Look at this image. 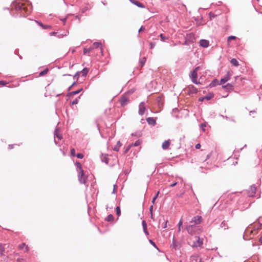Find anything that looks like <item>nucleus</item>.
Listing matches in <instances>:
<instances>
[{
	"label": "nucleus",
	"mask_w": 262,
	"mask_h": 262,
	"mask_svg": "<svg viewBox=\"0 0 262 262\" xmlns=\"http://www.w3.org/2000/svg\"><path fill=\"white\" fill-rule=\"evenodd\" d=\"M152 208H153V206H150V212H151Z\"/></svg>",
	"instance_id": "nucleus-63"
},
{
	"label": "nucleus",
	"mask_w": 262,
	"mask_h": 262,
	"mask_svg": "<svg viewBox=\"0 0 262 262\" xmlns=\"http://www.w3.org/2000/svg\"><path fill=\"white\" fill-rule=\"evenodd\" d=\"M191 92L193 93H196L198 92L197 89L194 88V86H192L190 90Z\"/></svg>",
	"instance_id": "nucleus-36"
},
{
	"label": "nucleus",
	"mask_w": 262,
	"mask_h": 262,
	"mask_svg": "<svg viewBox=\"0 0 262 262\" xmlns=\"http://www.w3.org/2000/svg\"><path fill=\"white\" fill-rule=\"evenodd\" d=\"M68 33H69V32L68 31V32H67L66 34H60V35H58V37L61 38V37H63V36H67V34H68Z\"/></svg>",
	"instance_id": "nucleus-46"
},
{
	"label": "nucleus",
	"mask_w": 262,
	"mask_h": 262,
	"mask_svg": "<svg viewBox=\"0 0 262 262\" xmlns=\"http://www.w3.org/2000/svg\"><path fill=\"white\" fill-rule=\"evenodd\" d=\"M93 50V48H90L89 49H86V48H84V50H83V54H86L88 53H90L92 50Z\"/></svg>",
	"instance_id": "nucleus-22"
},
{
	"label": "nucleus",
	"mask_w": 262,
	"mask_h": 262,
	"mask_svg": "<svg viewBox=\"0 0 262 262\" xmlns=\"http://www.w3.org/2000/svg\"><path fill=\"white\" fill-rule=\"evenodd\" d=\"M117 188V186L116 185H114V189H113V193H116Z\"/></svg>",
	"instance_id": "nucleus-47"
},
{
	"label": "nucleus",
	"mask_w": 262,
	"mask_h": 262,
	"mask_svg": "<svg viewBox=\"0 0 262 262\" xmlns=\"http://www.w3.org/2000/svg\"><path fill=\"white\" fill-rule=\"evenodd\" d=\"M106 220L108 222L112 221L114 220V216L113 215L110 214L107 216Z\"/></svg>",
	"instance_id": "nucleus-26"
},
{
	"label": "nucleus",
	"mask_w": 262,
	"mask_h": 262,
	"mask_svg": "<svg viewBox=\"0 0 262 262\" xmlns=\"http://www.w3.org/2000/svg\"><path fill=\"white\" fill-rule=\"evenodd\" d=\"M89 72V69L86 68H84L81 72L83 76H85Z\"/></svg>",
	"instance_id": "nucleus-24"
},
{
	"label": "nucleus",
	"mask_w": 262,
	"mask_h": 262,
	"mask_svg": "<svg viewBox=\"0 0 262 262\" xmlns=\"http://www.w3.org/2000/svg\"><path fill=\"white\" fill-rule=\"evenodd\" d=\"M78 102V98H76L75 99V100H74L73 101V102H72V104L73 105V104H77Z\"/></svg>",
	"instance_id": "nucleus-43"
},
{
	"label": "nucleus",
	"mask_w": 262,
	"mask_h": 262,
	"mask_svg": "<svg viewBox=\"0 0 262 262\" xmlns=\"http://www.w3.org/2000/svg\"><path fill=\"white\" fill-rule=\"evenodd\" d=\"M259 241L262 243V236L259 238Z\"/></svg>",
	"instance_id": "nucleus-64"
},
{
	"label": "nucleus",
	"mask_w": 262,
	"mask_h": 262,
	"mask_svg": "<svg viewBox=\"0 0 262 262\" xmlns=\"http://www.w3.org/2000/svg\"><path fill=\"white\" fill-rule=\"evenodd\" d=\"M177 182H174V183L171 184L170 186V187H174V186H175L177 185Z\"/></svg>",
	"instance_id": "nucleus-57"
},
{
	"label": "nucleus",
	"mask_w": 262,
	"mask_h": 262,
	"mask_svg": "<svg viewBox=\"0 0 262 262\" xmlns=\"http://www.w3.org/2000/svg\"><path fill=\"white\" fill-rule=\"evenodd\" d=\"M231 63L234 65V66L235 67H237L238 66L239 64H238V62L237 61V60L235 59V58H233L230 61Z\"/></svg>",
	"instance_id": "nucleus-21"
},
{
	"label": "nucleus",
	"mask_w": 262,
	"mask_h": 262,
	"mask_svg": "<svg viewBox=\"0 0 262 262\" xmlns=\"http://www.w3.org/2000/svg\"><path fill=\"white\" fill-rule=\"evenodd\" d=\"M185 229L187 232L191 235L199 234L201 231V229L194 225H186Z\"/></svg>",
	"instance_id": "nucleus-2"
},
{
	"label": "nucleus",
	"mask_w": 262,
	"mask_h": 262,
	"mask_svg": "<svg viewBox=\"0 0 262 262\" xmlns=\"http://www.w3.org/2000/svg\"><path fill=\"white\" fill-rule=\"evenodd\" d=\"M146 106L144 102H141L139 105V114L142 116L144 114Z\"/></svg>",
	"instance_id": "nucleus-6"
},
{
	"label": "nucleus",
	"mask_w": 262,
	"mask_h": 262,
	"mask_svg": "<svg viewBox=\"0 0 262 262\" xmlns=\"http://www.w3.org/2000/svg\"><path fill=\"white\" fill-rule=\"evenodd\" d=\"M142 226H143V230H144V233L146 235H149V233H148V232L147 231V225H146V223L145 221L143 220L142 221Z\"/></svg>",
	"instance_id": "nucleus-14"
},
{
	"label": "nucleus",
	"mask_w": 262,
	"mask_h": 262,
	"mask_svg": "<svg viewBox=\"0 0 262 262\" xmlns=\"http://www.w3.org/2000/svg\"><path fill=\"white\" fill-rule=\"evenodd\" d=\"M155 45H156V43L155 42H150V48L153 49L155 47Z\"/></svg>",
	"instance_id": "nucleus-42"
},
{
	"label": "nucleus",
	"mask_w": 262,
	"mask_h": 262,
	"mask_svg": "<svg viewBox=\"0 0 262 262\" xmlns=\"http://www.w3.org/2000/svg\"><path fill=\"white\" fill-rule=\"evenodd\" d=\"M149 241L150 243L152 245H153L154 247H156V245L155 243H154L152 240L149 239Z\"/></svg>",
	"instance_id": "nucleus-50"
},
{
	"label": "nucleus",
	"mask_w": 262,
	"mask_h": 262,
	"mask_svg": "<svg viewBox=\"0 0 262 262\" xmlns=\"http://www.w3.org/2000/svg\"><path fill=\"white\" fill-rule=\"evenodd\" d=\"M230 74L229 72H228L225 76L221 78L219 84H223L230 79Z\"/></svg>",
	"instance_id": "nucleus-9"
},
{
	"label": "nucleus",
	"mask_w": 262,
	"mask_h": 262,
	"mask_svg": "<svg viewBox=\"0 0 262 262\" xmlns=\"http://www.w3.org/2000/svg\"><path fill=\"white\" fill-rule=\"evenodd\" d=\"M233 86V85L228 83H227L226 85H224L223 87L224 88V89H230Z\"/></svg>",
	"instance_id": "nucleus-30"
},
{
	"label": "nucleus",
	"mask_w": 262,
	"mask_h": 262,
	"mask_svg": "<svg viewBox=\"0 0 262 262\" xmlns=\"http://www.w3.org/2000/svg\"><path fill=\"white\" fill-rule=\"evenodd\" d=\"M194 238V240L193 241L191 246L195 248L201 247L203 244V239H201L199 236H195Z\"/></svg>",
	"instance_id": "nucleus-4"
},
{
	"label": "nucleus",
	"mask_w": 262,
	"mask_h": 262,
	"mask_svg": "<svg viewBox=\"0 0 262 262\" xmlns=\"http://www.w3.org/2000/svg\"><path fill=\"white\" fill-rule=\"evenodd\" d=\"M220 227L222 228H223L224 230L228 229V227L227 224L225 222V221H223L220 225Z\"/></svg>",
	"instance_id": "nucleus-19"
},
{
	"label": "nucleus",
	"mask_w": 262,
	"mask_h": 262,
	"mask_svg": "<svg viewBox=\"0 0 262 262\" xmlns=\"http://www.w3.org/2000/svg\"><path fill=\"white\" fill-rule=\"evenodd\" d=\"M236 38V37L234 36H230L228 37V41L229 42L231 40L235 39Z\"/></svg>",
	"instance_id": "nucleus-37"
},
{
	"label": "nucleus",
	"mask_w": 262,
	"mask_h": 262,
	"mask_svg": "<svg viewBox=\"0 0 262 262\" xmlns=\"http://www.w3.org/2000/svg\"><path fill=\"white\" fill-rule=\"evenodd\" d=\"M256 187L254 185H252L250 187V190L248 191V195L249 196H253L255 193Z\"/></svg>",
	"instance_id": "nucleus-10"
},
{
	"label": "nucleus",
	"mask_w": 262,
	"mask_h": 262,
	"mask_svg": "<svg viewBox=\"0 0 262 262\" xmlns=\"http://www.w3.org/2000/svg\"><path fill=\"white\" fill-rule=\"evenodd\" d=\"M146 61V58H143L140 61V63L141 64L142 66H143V64H144L145 62Z\"/></svg>",
	"instance_id": "nucleus-44"
},
{
	"label": "nucleus",
	"mask_w": 262,
	"mask_h": 262,
	"mask_svg": "<svg viewBox=\"0 0 262 262\" xmlns=\"http://www.w3.org/2000/svg\"><path fill=\"white\" fill-rule=\"evenodd\" d=\"M76 165L77 168L79 169V171L83 170L81 165L79 162H76Z\"/></svg>",
	"instance_id": "nucleus-35"
},
{
	"label": "nucleus",
	"mask_w": 262,
	"mask_h": 262,
	"mask_svg": "<svg viewBox=\"0 0 262 262\" xmlns=\"http://www.w3.org/2000/svg\"><path fill=\"white\" fill-rule=\"evenodd\" d=\"M201 127L202 128L203 130H205V127H206V125L205 124H201Z\"/></svg>",
	"instance_id": "nucleus-54"
},
{
	"label": "nucleus",
	"mask_w": 262,
	"mask_h": 262,
	"mask_svg": "<svg viewBox=\"0 0 262 262\" xmlns=\"http://www.w3.org/2000/svg\"><path fill=\"white\" fill-rule=\"evenodd\" d=\"M201 147V144L198 143L197 144H196L195 145V148L196 149H199Z\"/></svg>",
	"instance_id": "nucleus-53"
},
{
	"label": "nucleus",
	"mask_w": 262,
	"mask_h": 262,
	"mask_svg": "<svg viewBox=\"0 0 262 262\" xmlns=\"http://www.w3.org/2000/svg\"><path fill=\"white\" fill-rule=\"evenodd\" d=\"M167 221H166L165 222V225H164V226L163 227V228H166L167 227Z\"/></svg>",
	"instance_id": "nucleus-59"
},
{
	"label": "nucleus",
	"mask_w": 262,
	"mask_h": 262,
	"mask_svg": "<svg viewBox=\"0 0 262 262\" xmlns=\"http://www.w3.org/2000/svg\"><path fill=\"white\" fill-rule=\"evenodd\" d=\"M201 69V67L200 66H198L196 67L190 73V77L191 78V81L193 83L198 84L200 83V82H198L197 81V77H198V74L197 72L199 70Z\"/></svg>",
	"instance_id": "nucleus-3"
},
{
	"label": "nucleus",
	"mask_w": 262,
	"mask_h": 262,
	"mask_svg": "<svg viewBox=\"0 0 262 262\" xmlns=\"http://www.w3.org/2000/svg\"><path fill=\"white\" fill-rule=\"evenodd\" d=\"M129 102V99L125 96H123L120 99V103L122 106H124Z\"/></svg>",
	"instance_id": "nucleus-12"
},
{
	"label": "nucleus",
	"mask_w": 262,
	"mask_h": 262,
	"mask_svg": "<svg viewBox=\"0 0 262 262\" xmlns=\"http://www.w3.org/2000/svg\"><path fill=\"white\" fill-rule=\"evenodd\" d=\"M78 180L81 184H85L86 181V178L84 175L83 170H80L78 175Z\"/></svg>",
	"instance_id": "nucleus-5"
},
{
	"label": "nucleus",
	"mask_w": 262,
	"mask_h": 262,
	"mask_svg": "<svg viewBox=\"0 0 262 262\" xmlns=\"http://www.w3.org/2000/svg\"><path fill=\"white\" fill-rule=\"evenodd\" d=\"M204 99H205V97L199 98V101H203Z\"/></svg>",
	"instance_id": "nucleus-60"
},
{
	"label": "nucleus",
	"mask_w": 262,
	"mask_h": 262,
	"mask_svg": "<svg viewBox=\"0 0 262 262\" xmlns=\"http://www.w3.org/2000/svg\"><path fill=\"white\" fill-rule=\"evenodd\" d=\"M93 47L92 48H93V49L94 48H100L101 52H102V45H101V43L100 42H94L93 43Z\"/></svg>",
	"instance_id": "nucleus-17"
},
{
	"label": "nucleus",
	"mask_w": 262,
	"mask_h": 262,
	"mask_svg": "<svg viewBox=\"0 0 262 262\" xmlns=\"http://www.w3.org/2000/svg\"><path fill=\"white\" fill-rule=\"evenodd\" d=\"M141 144V141L139 140H137L134 143L132 144V146H138Z\"/></svg>",
	"instance_id": "nucleus-31"
},
{
	"label": "nucleus",
	"mask_w": 262,
	"mask_h": 262,
	"mask_svg": "<svg viewBox=\"0 0 262 262\" xmlns=\"http://www.w3.org/2000/svg\"><path fill=\"white\" fill-rule=\"evenodd\" d=\"M144 30H145V27L144 26H141V28L139 30V32L140 33V32H141Z\"/></svg>",
	"instance_id": "nucleus-49"
},
{
	"label": "nucleus",
	"mask_w": 262,
	"mask_h": 262,
	"mask_svg": "<svg viewBox=\"0 0 262 262\" xmlns=\"http://www.w3.org/2000/svg\"><path fill=\"white\" fill-rule=\"evenodd\" d=\"M76 157H77L78 158L82 159V158L83 157V155L82 154H78L76 155Z\"/></svg>",
	"instance_id": "nucleus-45"
},
{
	"label": "nucleus",
	"mask_w": 262,
	"mask_h": 262,
	"mask_svg": "<svg viewBox=\"0 0 262 262\" xmlns=\"http://www.w3.org/2000/svg\"><path fill=\"white\" fill-rule=\"evenodd\" d=\"M132 145H131V144H130V145H129L128 146V147L127 148V149H126V151H127L128 150H129V148H130V147H132Z\"/></svg>",
	"instance_id": "nucleus-61"
},
{
	"label": "nucleus",
	"mask_w": 262,
	"mask_h": 262,
	"mask_svg": "<svg viewBox=\"0 0 262 262\" xmlns=\"http://www.w3.org/2000/svg\"><path fill=\"white\" fill-rule=\"evenodd\" d=\"M213 97V94L212 93H209L208 95L205 97V99L206 100H210L211 98Z\"/></svg>",
	"instance_id": "nucleus-25"
},
{
	"label": "nucleus",
	"mask_w": 262,
	"mask_h": 262,
	"mask_svg": "<svg viewBox=\"0 0 262 262\" xmlns=\"http://www.w3.org/2000/svg\"><path fill=\"white\" fill-rule=\"evenodd\" d=\"M48 72V69H46L44 70H43L42 71H41V72H40L39 75L40 76H43L44 75L46 74Z\"/></svg>",
	"instance_id": "nucleus-28"
},
{
	"label": "nucleus",
	"mask_w": 262,
	"mask_h": 262,
	"mask_svg": "<svg viewBox=\"0 0 262 262\" xmlns=\"http://www.w3.org/2000/svg\"><path fill=\"white\" fill-rule=\"evenodd\" d=\"M159 192L158 191L157 193V194L156 195V196H155L153 199H152V203H154L155 200H156V199L157 198L158 195H159Z\"/></svg>",
	"instance_id": "nucleus-39"
},
{
	"label": "nucleus",
	"mask_w": 262,
	"mask_h": 262,
	"mask_svg": "<svg viewBox=\"0 0 262 262\" xmlns=\"http://www.w3.org/2000/svg\"><path fill=\"white\" fill-rule=\"evenodd\" d=\"M146 121L149 125H155L156 123V120L152 117L147 118Z\"/></svg>",
	"instance_id": "nucleus-16"
},
{
	"label": "nucleus",
	"mask_w": 262,
	"mask_h": 262,
	"mask_svg": "<svg viewBox=\"0 0 262 262\" xmlns=\"http://www.w3.org/2000/svg\"><path fill=\"white\" fill-rule=\"evenodd\" d=\"M200 45L203 48H207L209 45V42L206 39H201L200 41Z\"/></svg>",
	"instance_id": "nucleus-11"
},
{
	"label": "nucleus",
	"mask_w": 262,
	"mask_h": 262,
	"mask_svg": "<svg viewBox=\"0 0 262 262\" xmlns=\"http://www.w3.org/2000/svg\"><path fill=\"white\" fill-rule=\"evenodd\" d=\"M4 252V247L2 245H0V255H3Z\"/></svg>",
	"instance_id": "nucleus-38"
},
{
	"label": "nucleus",
	"mask_w": 262,
	"mask_h": 262,
	"mask_svg": "<svg viewBox=\"0 0 262 262\" xmlns=\"http://www.w3.org/2000/svg\"><path fill=\"white\" fill-rule=\"evenodd\" d=\"M71 154L72 156H75V150L74 148H72L71 149Z\"/></svg>",
	"instance_id": "nucleus-40"
},
{
	"label": "nucleus",
	"mask_w": 262,
	"mask_h": 262,
	"mask_svg": "<svg viewBox=\"0 0 262 262\" xmlns=\"http://www.w3.org/2000/svg\"><path fill=\"white\" fill-rule=\"evenodd\" d=\"M121 144L120 141H118L117 143V145L114 147L113 150L116 151H118L119 150L120 147L121 146Z\"/></svg>",
	"instance_id": "nucleus-20"
},
{
	"label": "nucleus",
	"mask_w": 262,
	"mask_h": 262,
	"mask_svg": "<svg viewBox=\"0 0 262 262\" xmlns=\"http://www.w3.org/2000/svg\"><path fill=\"white\" fill-rule=\"evenodd\" d=\"M56 34H57V32H51V33H50V35L51 36H54V35H56Z\"/></svg>",
	"instance_id": "nucleus-52"
},
{
	"label": "nucleus",
	"mask_w": 262,
	"mask_h": 262,
	"mask_svg": "<svg viewBox=\"0 0 262 262\" xmlns=\"http://www.w3.org/2000/svg\"><path fill=\"white\" fill-rule=\"evenodd\" d=\"M17 262H25V260L23 258H18L17 260Z\"/></svg>",
	"instance_id": "nucleus-51"
},
{
	"label": "nucleus",
	"mask_w": 262,
	"mask_h": 262,
	"mask_svg": "<svg viewBox=\"0 0 262 262\" xmlns=\"http://www.w3.org/2000/svg\"><path fill=\"white\" fill-rule=\"evenodd\" d=\"M101 159L103 162H104L106 164H108L110 166H113L114 164H109V158H108V155L106 154H102L101 156Z\"/></svg>",
	"instance_id": "nucleus-8"
},
{
	"label": "nucleus",
	"mask_w": 262,
	"mask_h": 262,
	"mask_svg": "<svg viewBox=\"0 0 262 262\" xmlns=\"http://www.w3.org/2000/svg\"><path fill=\"white\" fill-rule=\"evenodd\" d=\"M116 211L117 215L118 216L120 215V214H121V211H120V207L119 206L116 207Z\"/></svg>",
	"instance_id": "nucleus-33"
},
{
	"label": "nucleus",
	"mask_w": 262,
	"mask_h": 262,
	"mask_svg": "<svg viewBox=\"0 0 262 262\" xmlns=\"http://www.w3.org/2000/svg\"><path fill=\"white\" fill-rule=\"evenodd\" d=\"M79 75V72H77L75 75L74 76V78H77Z\"/></svg>",
	"instance_id": "nucleus-58"
},
{
	"label": "nucleus",
	"mask_w": 262,
	"mask_h": 262,
	"mask_svg": "<svg viewBox=\"0 0 262 262\" xmlns=\"http://www.w3.org/2000/svg\"><path fill=\"white\" fill-rule=\"evenodd\" d=\"M54 135L56 136L59 140H61L62 139V136L59 133L58 128H56L55 129L54 132Z\"/></svg>",
	"instance_id": "nucleus-18"
},
{
	"label": "nucleus",
	"mask_w": 262,
	"mask_h": 262,
	"mask_svg": "<svg viewBox=\"0 0 262 262\" xmlns=\"http://www.w3.org/2000/svg\"><path fill=\"white\" fill-rule=\"evenodd\" d=\"M160 37L161 38V40L163 41H164L165 40H166L168 38L167 37L165 36L163 34H161L160 35Z\"/></svg>",
	"instance_id": "nucleus-29"
},
{
	"label": "nucleus",
	"mask_w": 262,
	"mask_h": 262,
	"mask_svg": "<svg viewBox=\"0 0 262 262\" xmlns=\"http://www.w3.org/2000/svg\"><path fill=\"white\" fill-rule=\"evenodd\" d=\"M169 145H170L169 140H166L162 143V147L163 149L165 150V149H167L168 148Z\"/></svg>",
	"instance_id": "nucleus-15"
},
{
	"label": "nucleus",
	"mask_w": 262,
	"mask_h": 262,
	"mask_svg": "<svg viewBox=\"0 0 262 262\" xmlns=\"http://www.w3.org/2000/svg\"><path fill=\"white\" fill-rule=\"evenodd\" d=\"M12 7L14 8L16 11H20V15L24 16L27 15L31 12V7H27L21 1H18L14 3Z\"/></svg>",
	"instance_id": "nucleus-1"
},
{
	"label": "nucleus",
	"mask_w": 262,
	"mask_h": 262,
	"mask_svg": "<svg viewBox=\"0 0 262 262\" xmlns=\"http://www.w3.org/2000/svg\"><path fill=\"white\" fill-rule=\"evenodd\" d=\"M19 248L20 249H23L25 247H26V251H28V247L27 246H26L25 244L23 243V244H21V245H19Z\"/></svg>",
	"instance_id": "nucleus-34"
},
{
	"label": "nucleus",
	"mask_w": 262,
	"mask_h": 262,
	"mask_svg": "<svg viewBox=\"0 0 262 262\" xmlns=\"http://www.w3.org/2000/svg\"><path fill=\"white\" fill-rule=\"evenodd\" d=\"M13 148V145H9V148L12 149Z\"/></svg>",
	"instance_id": "nucleus-62"
},
{
	"label": "nucleus",
	"mask_w": 262,
	"mask_h": 262,
	"mask_svg": "<svg viewBox=\"0 0 262 262\" xmlns=\"http://www.w3.org/2000/svg\"><path fill=\"white\" fill-rule=\"evenodd\" d=\"M51 27L49 25H44V27H43L42 28L44 29H47L51 28Z\"/></svg>",
	"instance_id": "nucleus-48"
},
{
	"label": "nucleus",
	"mask_w": 262,
	"mask_h": 262,
	"mask_svg": "<svg viewBox=\"0 0 262 262\" xmlns=\"http://www.w3.org/2000/svg\"><path fill=\"white\" fill-rule=\"evenodd\" d=\"M129 1L132 4L136 5L138 7L142 8H145L144 5L142 3L139 2L137 1H135V0H129Z\"/></svg>",
	"instance_id": "nucleus-13"
},
{
	"label": "nucleus",
	"mask_w": 262,
	"mask_h": 262,
	"mask_svg": "<svg viewBox=\"0 0 262 262\" xmlns=\"http://www.w3.org/2000/svg\"><path fill=\"white\" fill-rule=\"evenodd\" d=\"M82 90V89H80L77 91H73V92H71L69 95L70 96H74L75 95H76V94H78V93H79Z\"/></svg>",
	"instance_id": "nucleus-23"
},
{
	"label": "nucleus",
	"mask_w": 262,
	"mask_h": 262,
	"mask_svg": "<svg viewBox=\"0 0 262 262\" xmlns=\"http://www.w3.org/2000/svg\"><path fill=\"white\" fill-rule=\"evenodd\" d=\"M6 84V82L5 81L2 80L0 81V84L5 85Z\"/></svg>",
	"instance_id": "nucleus-56"
},
{
	"label": "nucleus",
	"mask_w": 262,
	"mask_h": 262,
	"mask_svg": "<svg viewBox=\"0 0 262 262\" xmlns=\"http://www.w3.org/2000/svg\"><path fill=\"white\" fill-rule=\"evenodd\" d=\"M217 82V80L216 79H214L210 83V86H211V87L215 86L216 85Z\"/></svg>",
	"instance_id": "nucleus-32"
},
{
	"label": "nucleus",
	"mask_w": 262,
	"mask_h": 262,
	"mask_svg": "<svg viewBox=\"0 0 262 262\" xmlns=\"http://www.w3.org/2000/svg\"><path fill=\"white\" fill-rule=\"evenodd\" d=\"M201 221H202L201 216L197 215V216H194L191 219V221H190V223H193L194 225H198V224H200L201 223Z\"/></svg>",
	"instance_id": "nucleus-7"
},
{
	"label": "nucleus",
	"mask_w": 262,
	"mask_h": 262,
	"mask_svg": "<svg viewBox=\"0 0 262 262\" xmlns=\"http://www.w3.org/2000/svg\"><path fill=\"white\" fill-rule=\"evenodd\" d=\"M76 82H74L68 89V90H70L72 88V86H73L75 84H76Z\"/></svg>",
	"instance_id": "nucleus-55"
},
{
	"label": "nucleus",
	"mask_w": 262,
	"mask_h": 262,
	"mask_svg": "<svg viewBox=\"0 0 262 262\" xmlns=\"http://www.w3.org/2000/svg\"><path fill=\"white\" fill-rule=\"evenodd\" d=\"M183 225V222L182 219H181L178 223V232L181 231V227Z\"/></svg>",
	"instance_id": "nucleus-27"
},
{
	"label": "nucleus",
	"mask_w": 262,
	"mask_h": 262,
	"mask_svg": "<svg viewBox=\"0 0 262 262\" xmlns=\"http://www.w3.org/2000/svg\"><path fill=\"white\" fill-rule=\"evenodd\" d=\"M36 23H37L39 26H40L42 28L44 27V25H43L40 21L38 20H35Z\"/></svg>",
	"instance_id": "nucleus-41"
}]
</instances>
